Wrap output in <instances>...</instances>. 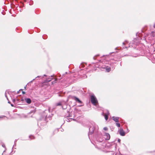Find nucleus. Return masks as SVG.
<instances>
[{"mask_svg":"<svg viewBox=\"0 0 155 155\" xmlns=\"http://www.w3.org/2000/svg\"><path fill=\"white\" fill-rule=\"evenodd\" d=\"M91 99L92 103L94 105H96L98 102L96 97L94 95H92L91 97Z\"/></svg>","mask_w":155,"mask_h":155,"instance_id":"1","label":"nucleus"},{"mask_svg":"<svg viewBox=\"0 0 155 155\" xmlns=\"http://www.w3.org/2000/svg\"><path fill=\"white\" fill-rule=\"evenodd\" d=\"M105 139L107 140H109L110 138V134L108 133H106L105 135Z\"/></svg>","mask_w":155,"mask_h":155,"instance_id":"2","label":"nucleus"},{"mask_svg":"<svg viewBox=\"0 0 155 155\" xmlns=\"http://www.w3.org/2000/svg\"><path fill=\"white\" fill-rule=\"evenodd\" d=\"M119 133L121 136H124L125 135V133L122 129H120L119 130Z\"/></svg>","mask_w":155,"mask_h":155,"instance_id":"3","label":"nucleus"},{"mask_svg":"<svg viewBox=\"0 0 155 155\" xmlns=\"http://www.w3.org/2000/svg\"><path fill=\"white\" fill-rule=\"evenodd\" d=\"M113 120H114L115 121L117 122H119V117H112Z\"/></svg>","mask_w":155,"mask_h":155,"instance_id":"4","label":"nucleus"},{"mask_svg":"<svg viewBox=\"0 0 155 155\" xmlns=\"http://www.w3.org/2000/svg\"><path fill=\"white\" fill-rule=\"evenodd\" d=\"M109 114V113L108 111H107V113L104 114V116L105 117V118L106 120H107L108 119V115Z\"/></svg>","mask_w":155,"mask_h":155,"instance_id":"5","label":"nucleus"},{"mask_svg":"<svg viewBox=\"0 0 155 155\" xmlns=\"http://www.w3.org/2000/svg\"><path fill=\"white\" fill-rule=\"evenodd\" d=\"M25 100L26 102L28 104H30L31 102V99L29 98L26 99Z\"/></svg>","mask_w":155,"mask_h":155,"instance_id":"6","label":"nucleus"},{"mask_svg":"<svg viewBox=\"0 0 155 155\" xmlns=\"http://www.w3.org/2000/svg\"><path fill=\"white\" fill-rule=\"evenodd\" d=\"M74 100L80 103H82L81 101L78 98L76 97H75L74 98Z\"/></svg>","mask_w":155,"mask_h":155,"instance_id":"7","label":"nucleus"},{"mask_svg":"<svg viewBox=\"0 0 155 155\" xmlns=\"http://www.w3.org/2000/svg\"><path fill=\"white\" fill-rule=\"evenodd\" d=\"M110 70V68H107L106 69V71L107 72H109Z\"/></svg>","mask_w":155,"mask_h":155,"instance_id":"8","label":"nucleus"},{"mask_svg":"<svg viewBox=\"0 0 155 155\" xmlns=\"http://www.w3.org/2000/svg\"><path fill=\"white\" fill-rule=\"evenodd\" d=\"M116 125L118 127H120V124L119 123H117L116 124Z\"/></svg>","mask_w":155,"mask_h":155,"instance_id":"9","label":"nucleus"},{"mask_svg":"<svg viewBox=\"0 0 155 155\" xmlns=\"http://www.w3.org/2000/svg\"><path fill=\"white\" fill-rule=\"evenodd\" d=\"M104 130H107V127H105L104 128Z\"/></svg>","mask_w":155,"mask_h":155,"instance_id":"10","label":"nucleus"},{"mask_svg":"<svg viewBox=\"0 0 155 155\" xmlns=\"http://www.w3.org/2000/svg\"><path fill=\"white\" fill-rule=\"evenodd\" d=\"M61 103H58V104H57V105L59 106V105H61Z\"/></svg>","mask_w":155,"mask_h":155,"instance_id":"11","label":"nucleus"},{"mask_svg":"<svg viewBox=\"0 0 155 155\" xmlns=\"http://www.w3.org/2000/svg\"><path fill=\"white\" fill-rule=\"evenodd\" d=\"M118 142H120V139H118Z\"/></svg>","mask_w":155,"mask_h":155,"instance_id":"12","label":"nucleus"},{"mask_svg":"<svg viewBox=\"0 0 155 155\" xmlns=\"http://www.w3.org/2000/svg\"><path fill=\"white\" fill-rule=\"evenodd\" d=\"M154 27L155 28V24L154 25Z\"/></svg>","mask_w":155,"mask_h":155,"instance_id":"13","label":"nucleus"},{"mask_svg":"<svg viewBox=\"0 0 155 155\" xmlns=\"http://www.w3.org/2000/svg\"><path fill=\"white\" fill-rule=\"evenodd\" d=\"M11 105H12V106H13V105H12V104H11Z\"/></svg>","mask_w":155,"mask_h":155,"instance_id":"14","label":"nucleus"}]
</instances>
